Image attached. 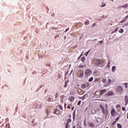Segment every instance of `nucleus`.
<instances>
[{
  "label": "nucleus",
  "instance_id": "f257e3e1",
  "mask_svg": "<svg viewBox=\"0 0 128 128\" xmlns=\"http://www.w3.org/2000/svg\"><path fill=\"white\" fill-rule=\"evenodd\" d=\"M99 107L101 108L103 114H108V109H104V108L102 104H100L99 105Z\"/></svg>",
  "mask_w": 128,
  "mask_h": 128
},
{
  "label": "nucleus",
  "instance_id": "f03ea898",
  "mask_svg": "<svg viewBox=\"0 0 128 128\" xmlns=\"http://www.w3.org/2000/svg\"><path fill=\"white\" fill-rule=\"evenodd\" d=\"M102 82L104 84V86H110V84H112L111 80H102Z\"/></svg>",
  "mask_w": 128,
  "mask_h": 128
},
{
  "label": "nucleus",
  "instance_id": "7ed1b4c3",
  "mask_svg": "<svg viewBox=\"0 0 128 128\" xmlns=\"http://www.w3.org/2000/svg\"><path fill=\"white\" fill-rule=\"evenodd\" d=\"M96 66H100V64H102V61L100 60H96L95 62Z\"/></svg>",
  "mask_w": 128,
  "mask_h": 128
},
{
  "label": "nucleus",
  "instance_id": "20e7f679",
  "mask_svg": "<svg viewBox=\"0 0 128 128\" xmlns=\"http://www.w3.org/2000/svg\"><path fill=\"white\" fill-rule=\"evenodd\" d=\"M85 74L86 76H90V74H92V70H90V69H88L85 72Z\"/></svg>",
  "mask_w": 128,
  "mask_h": 128
},
{
  "label": "nucleus",
  "instance_id": "39448f33",
  "mask_svg": "<svg viewBox=\"0 0 128 128\" xmlns=\"http://www.w3.org/2000/svg\"><path fill=\"white\" fill-rule=\"evenodd\" d=\"M115 114H116V110H114V108H112L111 111L112 116H114Z\"/></svg>",
  "mask_w": 128,
  "mask_h": 128
},
{
  "label": "nucleus",
  "instance_id": "423d86ee",
  "mask_svg": "<svg viewBox=\"0 0 128 128\" xmlns=\"http://www.w3.org/2000/svg\"><path fill=\"white\" fill-rule=\"evenodd\" d=\"M106 90L104 89V90H100V94H106Z\"/></svg>",
  "mask_w": 128,
  "mask_h": 128
},
{
  "label": "nucleus",
  "instance_id": "0eeeda50",
  "mask_svg": "<svg viewBox=\"0 0 128 128\" xmlns=\"http://www.w3.org/2000/svg\"><path fill=\"white\" fill-rule=\"evenodd\" d=\"M87 96H88V94H85L83 96L81 97L80 100H84L86 98H87Z\"/></svg>",
  "mask_w": 128,
  "mask_h": 128
},
{
  "label": "nucleus",
  "instance_id": "6e6552de",
  "mask_svg": "<svg viewBox=\"0 0 128 128\" xmlns=\"http://www.w3.org/2000/svg\"><path fill=\"white\" fill-rule=\"evenodd\" d=\"M42 106H43L42 104H36V108H42Z\"/></svg>",
  "mask_w": 128,
  "mask_h": 128
},
{
  "label": "nucleus",
  "instance_id": "1a4fd4ad",
  "mask_svg": "<svg viewBox=\"0 0 128 128\" xmlns=\"http://www.w3.org/2000/svg\"><path fill=\"white\" fill-rule=\"evenodd\" d=\"M88 124L90 126H91V128H94V124L92 122L88 123Z\"/></svg>",
  "mask_w": 128,
  "mask_h": 128
},
{
  "label": "nucleus",
  "instance_id": "9d476101",
  "mask_svg": "<svg viewBox=\"0 0 128 128\" xmlns=\"http://www.w3.org/2000/svg\"><path fill=\"white\" fill-rule=\"evenodd\" d=\"M106 94L108 96H113L114 92H112L109 91L107 92Z\"/></svg>",
  "mask_w": 128,
  "mask_h": 128
},
{
  "label": "nucleus",
  "instance_id": "9b49d317",
  "mask_svg": "<svg viewBox=\"0 0 128 128\" xmlns=\"http://www.w3.org/2000/svg\"><path fill=\"white\" fill-rule=\"evenodd\" d=\"M46 116H48V114H50V109H48V108L46 110Z\"/></svg>",
  "mask_w": 128,
  "mask_h": 128
},
{
  "label": "nucleus",
  "instance_id": "f8f14e48",
  "mask_svg": "<svg viewBox=\"0 0 128 128\" xmlns=\"http://www.w3.org/2000/svg\"><path fill=\"white\" fill-rule=\"evenodd\" d=\"M117 90L118 92H122V86H118Z\"/></svg>",
  "mask_w": 128,
  "mask_h": 128
},
{
  "label": "nucleus",
  "instance_id": "ddd939ff",
  "mask_svg": "<svg viewBox=\"0 0 128 128\" xmlns=\"http://www.w3.org/2000/svg\"><path fill=\"white\" fill-rule=\"evenodd\" d=\"M116 66H113L112 67V71L113 72H116Z\"/></svg>",
  "mask_w": 128,
  "mask_h": 128
},
{
  "label": "nucleus",
  "instance_id": "4468645a",
  "mask_svg": "<svg viewBox=\"0 0 128 128\" xmlns=\"http://www.w3.org/2000/svg\"><path fill=\"white\" fill-rule=\"evenodd\" d=\"M74 96H70L68 98V100H70V102H72V100H74Z\"/></svg>",
  "mask_w": 128,
  "mask_h": 128
},
{
  "label": "nucleus",
  "instance_id": "2eb2a0df",
  "mask_svg": "<svg viewBox=\"0 0 128 128\" xmlns=\"http://www.w3.org/2000/svg\"><path fill=\"white\" fill-rule=\"evenodd\" d=\"M128 4H126L122 6L121 8H128Z\"/></svg>",
  "mask_w": 128,
  "mask_h": 128
},
{
  "label": "nucleus",
  "instance_id": "dca6fc26",
  "mask_svg": "<svg viewBox=\"0 0 128 128\" xmlns=\"http://www.w3.org/2000/svg\"><path fill=\"white\" fill-rule=\"evenodd\" d=\"M124 100H125L126 104H128V97L125 96Z\"/></svg>",
  "mask_w": 128,
  "mask_h": 128
},
{
  "label": "nucleus",
  "instance_id": "f3484780",
  "mask_svg": "<svg viewBox=\"0 0 128 128\" xmlns=\"http://www.w3.org/2000/svg\"><path fill=\"white\" fill-rule=\"evenodd\" d=\"M81 60H82V62H84V60H86V57H84V56H83V57H82V58H81Z\"/></svg>",
  "mask_w": 128,
  "mask_h": 128
},
{
  "label": "nucleus",
  "instance_id": "a211bd4d",
  "mask_svg": "<svg viewBox=\"0 0 128 128\" xmlns=\"http://www.w3.org/2000/svg\"><path fill=\"white\" fill-rule=\"evenodd\" d=\"M90 24V21H88V20H86V21H85V24L88 25L89 24Z\"/></svg>",
  "mask_w": 128,
  "mask_h": 128
},
{
  "label": "nucleus",
  "instance_id": "6ab92c4d",
  "mask_svg": "<svg viewBox=\"0 0 128 128\" xmlns=\"http://www.w3.org/2000/svg\"><path fill=\"white\" fill-rule=\"evenodd\" d=\"M72 122V119L68 118L67 120V123H68V124H69V122Z\"/></svg>",
  "mask_w": 128,
  "mask_h": 128
},
{
  "label": "nucleus",
  "instance_id": "aec40b11",
  "mask_svg": "<svg viewBox=\"0 0 128 128\" xmlns=\"http://www.w3.org/2000/svg\"><path fill=\"white\" fill-rule=\"evenodd\" d=\"M119 32H120V34H122V32H124V29H122V28L120 29L119 30Z\"/></svg>",
  "mask_w": 128,
  "mask_h": 128
},
{
  "label": "nucleus",
  "instance_id": "412c9836",
  "mask_svg": "<svg viewBox=\"0 0 128 128\" xmlns=\"http://www.w3.org/2000/svg\"><path fill=\"white\" fill-rule=\"evenodd\" d=\"M68 81H66L65 82V85L64 86V88H66V86H68Z\"/></svg>",
  "mask_w": 128,
  "mask_h": 128
},
{
  "label": "nucleus",
  "instance_id": "4be33fe9",
  "mask_svg": "<svg viewBox=\"0 0 128 128\" xmlns=\"http://www.w3.org/2000/svg\"><path fill=\"white\" fill-rule=\"evenodd\" d=\"M86 88V84H82V88Z\"/></svg>",
  "mask_w": 128,
  "mask_h": 128
},
{
  "label": "nucleus",
  "instance_id": "5701e85b",
  "mask_svg": "<svg viewBox=\"0 0 128 128\" xmlns=\"http://www.w3.org/2000/svg\"><path fill=\"white\" fill-rule=\"evenodd\" d=\"M96 122H100V118H98L96 119Z\"/></svg>",
  "mask_w": 128,
  "mask_h": 128
},
{
  "label": "nucleus",
  "instance_id": "b1692460",
  "mask_svg": "<svg viewBox=\"0 0 128 128\" xmlns=\"http://www.w3.org/2000/svg\"><path fill=\"white\" fill-rule=\"evenodd\" d=\"M90 52V50H89L88 51V52L86 53V54H85L86 56H88V54Z\"/></svg>",
  "mask_w": 128,
  "mask_h": 128
},
{
  "label": "nucleus",
  "instance_id": "393cba45",
  "mask_svg": "<svg viewBox=\"0 0 128 128\" xmlns=\"http://www.w3.org/2000/svg\"><path fill=\"white\" fill-rule=\"evenodd\" d=\"M92 113L93 114H96V110H92Z\"/></svg>",
  "mask_w": 128,
  "mask_h": 128
},
{
  "label": "nucleus",
  "instance_id": "a878e982",
  "mask_svg": "<svg viewBox=\"0 0 128 128\" xmlns=\"http://www.w3.org/2000/svg\"><path fill=\"white\" fill-rule=\"evenodd\" d=\"M117 126L118 128H122V125L120 124H117Z\"/></svg>",
  "mask_w": 128,
  "mask_h": 128
},
{
  "label": "nucleus",
  "instance_id": "bb28decb",
  "mask_svg": "<svg viewBox=\"0 0 128 128\" xmlns=\"http://www.w3.org/2000/svg\"><path fill=\"white\" fill-rule=\"evenodd\" d=\"M80 76H84V72H82L80 73Z\"/></svg>",
  "mask_w": 128,
  "mask_h": 128
},
{
  "label": "nucleus",
  "instance_id": "cd10ccee",
  "mask_svg": "<svg viewBox=\"0 0 128 128\" xmlns=\"http://www.w3.org/2000/svg\"><path fill=\"white\" fill-rule=\"evenodd\" d=\"M58 106H59V108H60V110H63L62 106L59 105Z\"/></svg>",
  "mask_w": 128,
  "mask_h": 128
},
{
  "label": "nucleus",
  "instance_id": "c85d7f7f",
  "mask_svg": "<svg viewBox=\"0 0 128 128\" xmlns=\"http://www.w3.org/2000/svg\"><path fill=\"white\" fill-rule=\"evenodd\" d=\"M82 102V100H80L78 103V106H80V104Z\"/></svg>",
  "mask_w": 128,
  "mask_h": 128
},
{
  "label": "nucleus",
  "instance_id": "c756f323",
  "mask_svg": "<svg viewBox=\"0 0 128 128\" xmlns=\"http://www.w3.org/2000/svg\"><path fill=\"white\" fill-rule=\"evenodd\" d=\"M94 74H98V70H94Z\"/></svg>",
  "mask_w": 128,
  "mask_h": 128
},
{
  "label": "nucleus",
  "instance_id": "7c9ffc66",
  "mask_svg": "<svg viewBox=\"0 0 128 128\" xmlns=\"http://www.w3.org/2000/svg\"><path fill=\"white\" fill-rule=\"evenodd\" d=\"M116 108H120V104L116 105Z\"/></svg>",
  "mask_w": 128,
  "mask_h": 128
},
{
  "label": "nucleus",
  "instance_id": "2f4dec72",
  "mask_svg": "<svg viewBox=\"0 0 128 128\" xmlns=\"http://www.w3.org/2000/svg\"><path fill=\"white\" fill-rule=\"evenodd\" d=\"M118 30V28H116L114 30V32H116V31Z\"/></svg>",
  "mask_w": 128,
  "mask_h": 128
},
{
  "label": "nucleus",
  "instance_id": "473e14b6",
  "mask_svg": "<svg viewBox=\"0 0 128 128\" xmlns=\"http://www.w3.org/2000/svg\"><path fill=\"white\" fill-rule=\"evenodd\" d=\"M124 20H122L119 22V24H124Z\"/></svg>",
  "mask_w": 128,
  "mask_h": 128
},
{
  "label": "nucleus",
  "instance_id": "72a5a7b5",
  "mask_svg": "<svg viewBox=\"0 0 128 128\" xmlns=\"http://www.w3.org/2000/svg\"><path fill=\"white\" fill-rule=\"evenodd\" d=\"M48 102H50V100H52V98H48Z\"/></svg>",
  "mask_w": 128,
  "mask_h": 128
},
{
  "label": "nucleus",
  "instance_id": "f704fd0d",
  "mask_svg": "<svg viewBox=\"0 0 128 128\" xmlns=\"http://www.w3.org/2000/svg\"><path fill=\"white\" fill-rule=\"evenodd\" d=\"M120 120V118L119 117H117L116 118V121H115V122H118V120Z\"/></svg>",
  "mask_w": 128,
  "mask_h": 128
},
{
  "label": "nucleus",
  "instance_id": "c9c22d12",
  "mask_svg": "<svg viewBox=\"0 0 128 128\" xmlns=\"http://www.w3.org/2000/svg\"><path fill=\"white\" fill-rule=\"evenodd\" d=\"M69 126L68 123H66V128H68Z\"/></svg>",
  "mask_w": 128,
  "mask_h": 128
},
{
  "label": "nucleus",
  "instance_id": "e433bc0d",
  "mask_svg": "<svg viewBox=\"0 0 128 128\" xmlns=\"http://www.w3.org/2000/svg\"><path fill=\"white\" fill-rule=\"evenodd\" d=\"M122 110L123 112H124V111L126 110V108H125L124 107H122Z\"/></svg>",
  "mask_w": 128,
  "mask_h": 128
},
{
  "label": "nucleus",
  "instance_id": "4c0bfd02",
  "mask_svg": "<svg viewBox=\"0 0 128 128\" xmlns=\"http://www.w3.org/2000/svg\"><path fill=\"white\" fill-rule=\"evenodd\" d=\"M116 122L114 121L112 123V126H114V124H116Z\"/></svg>",
  "mask_w": 128,
  "mask_h": 128
},
{
  "label": "nucleus",
  "instance_id": "58836bf2",
  "mask_svg": "<svg viewBox=\"0 0 128 128\" xmlns=\"http://www.w3.org/2000/svg\"><path fill=\"white\" fill-rule=\"evenodd\" d=\"M94 80V78L91 77V78L88 80Z\"/></svg>",
  "mask_w": 128,
  "mask_h": 128
},
{
  "label": "nucleus",
  "instance_id": "ea45409f",
  "mask_svg": "<svg viewBox=\"0 0 128 128\" xmlns=\"http://www.w3.org/2000/svg\"><path fill=\"white\" fill-rule=\"evenodd\" d=\"M106 6V4H104L103 5L101 6H102V7Z\"/></svg>",
  "mask_w": 128,
  "mask_h": 128
},
{
  "label": "nucleus",
  "instance_id": "a19ab883",
  "mask_svg": "<svg viewBox=\"0 0 128 128\" xmlns=\"http://www.w3.org/2000/svg\"><path fill=\"white\" fill-rule=\"evenodd\" d=\"M74 118H76V114H74V115H73L74 120Z\"/></svg>",
  "mask_w": 128,
  "mask_h": 128
},
{
  "label": "nucleus",
  "instance_id": "79ce46f5",
  "mask_svg": "<svg viewBox=\"0 0 128 128\" xmlns=\"http://www.w3.org/2000/svg\"><path fill=\"white\" fill-rule=\"evenodd\" d=\"M68 108H70V104H68Z\"/></svg>",
  "mask_w": 128,
  "mask_h": 128
},
{
  "label": "nucleus",
  "instance_id": "37998d69",
  "mask_svg": "<svg viewBox=\"0 0 128 128\" xmlns=\"http://www.w3.org/2000/svg\"><path fill=\"white\" fill-rule=\"evenodd\" d=\"M53 114H56V110L55 112H54Z\"/></svg>",
  "mask_w": 128,
  "mask_h": 128
},
{
  "label": "nucleus",
  "instance_id": "c03bdc74",
  "mask_svg": "<svg viewBox=\"0 0 128 128\" xmlns=\"http://www.w3.org/2000/svg\"><path fill=\"white\" fill-rule=\"evenodd\" d=\"M68 30H69L68 28L66 29V30H65V32H68Z\"/></svg>",
  "mask_w": 128,
  "mask_h": 128
},
{
  "label": "nucleus",
  "instance_id": "a18cd8bd",
  "mask_svg": "<svg viewBox=\"0 0 128 128\" xmlns=\"http://www.w3.org/2000/svg\"><path fill=\"white\" fill-rule=\"evenodd\" d=\"M78 68H84V66H78Z\"/></svg>",
  "mask_w": 128,
  "mask_h": 128
},
{
  "label": "nucleus",
  "instance_id": "49530a36",
  "mask_svg": "<svg viewBox=\"0 0 128 128\" xmlns=\"http://www.w3.org/2000/svg\"><path fill=\"white\" fill-rule=\"evenodd\" d=\"M124 84L126 86V88H128V84L126 83Z\"/></svg>",
  "mask_w": 128,
  "mask_h": 128
},
{
  "label": "nucleus",
  "instance_id": "de8ad7c7",
  "mask_svg": "<svg viewBox=\"0 0 128 128\" xmlns=\"http://www.w3.org/2000/svg\"><path fill=\"white\" fill-rule=\"evenodd\" d=\"M92 26H96V23H94V24H92Z\"/></svg>",
  "mask_w": 128,
  "mask_h": 128
},
{
  "label": "nucleus",
  "instance_id": "09e8293b",
  "mask_svg": "<svg viewBox=\"0 0 128 128\" xmlns=\"http://www.w3.org/2000/svg\"><path fill=\"white\" fill-rule=\"evenodd\" d=\"M66 104L65 103L64 104V108H66Z\"/></svg>",
  "mask_w": 128,
  "mask_h": 128
},
{
  "label": "nucleus",
  "instance_id": "8fccbe9b",
  "mask_svg": "<svg viewBox=\"0 0 128 128\" xmlns=\"http://www.w3.org/2000/svg\"><path fill=\"white\" fill-rule=\"evenodd\" d=\"M72 110H74V107H72Z\"/></svg>",
  "mask_w": 128,
  "mask_h": 128
},
{
  "label": "nucleus",
  "instance_id": "3c124183",
  "mask_svg": "<svg viewBox=\"0 0 128 128\" xmlns=\"http://www.w3.org/2000/svg\"><path fill=\"white\" fill-rule=\"evenodd\" d=\"M127 118H128V114H127Z\"/></svg>",
  "mask_w": 128,
  "mask_h": 128
},
{
  "label": "nucleus",
  "instance_id": "603ef678",
  "mask_svg": "<svg viewBox=\"0 0 128 128\" xmlns=\"http://www.w3.org/2000/svg\"><path fill=\"white\" fill-rule=\"evenodd\" d=\"M102 40L100 41V44H102Z\"/></svg>",
  "mask_w": 128,
  "mask_h": 128
},
{
  "label": "nucleus",
  "instance_id": "864d4df0",
  "mask_svg": "<svg viewBox=\"0 0 128 128\" xmlns=\"http://www.w3.org/2000/svg\"><path fill=\"white\" fill-rule=\"evenodd\" d=\"M106 108H108V104L106 105Z\"/></svg>",
  "mask_w": 128,
  "mask_h": 128
},
{
  "label": "nucleus",
  "instance_id": "5fc2aeb1",
  "mask_svg": "<svg viewBox=\"0 0 128 128\" xmlns=\"http://www.w3.org/2000/svg\"><path fill=\"white\" fill-rule=\"evenodd\" d=\"M121 6H119L118 8H122V7H121Z\"/></svg>",
  "mask_w": 128,
  "mask_h": 128
},
{
  "label": "nucleus",
  "instance_id": "6e6d98bb",
  "mask_svg": "<svg viewBox=\"0 0 128 128\" xmlns=\"http://www.w3.org/2000/svg\"><path fill=\"white\" fill-rule=\"evenodd\" d=\"M73 128H76V126H74L73 127Z\"/></svg>",
  "mask_w": 128,
  "mask_h": 128
},
{
  "label": "nucleus",
  "instance_id": "4d7b16f0",
  "mask_svg": "<svg viewBox=\"0 0 128 128\" xmlns=\"http://www.w3.org/2000/svg\"><path fill=\"white\" fill-rule=\"evenodd\" d=\"M58 94H56V95Z\"/></svg>",
  "mask_w": 128,
  "mask_h": 128
},
{
  "label": "nucleus",
  "instance_id": "13d9d810",
  "mask_svg": "<svg viewBox=\"0 0 128 128\" xmlns=\"http://www.w3.org/2000/svg\"><path fill=\"white\" fill-rule=\"evenodd\" d=\"M98 112H100V109H98Z\"/></svg>",
  "mask_w": 128,
  "mask_h": 128
},
{
  "label": "nucleus",
  "instance_id": "bf43d9fd",
  "mask_svg": "<svg viewBox=\"0 0 128 128\" xmlns=\"http://www.w3.org/2000/svg\"><path fill=\"white\" fill-rule=\"evenodd\" d=\"M126 18H128V15L126 16Z\"/></svg>",
  "mask_w": 128,
  "mask_h": 128
},
{
  "label": "nucleus",
  "instance_id": "052dcab7",
  "mask_svg": "<svg viewBox=\"0 0 128 128\" xmlns=\"http://www.w3.org/2000/svg\"><path fill=\"white\" fill-rule=\"evenodd\" d=\"M108 80H110V79H109Z\"/></svg>",
  "mask_w": 128,
  "mask_h": 128
},
{
  "label": "nucleus",
  "instance_id": "680f3d73",
  "mask_svg": "<svg viewBox=\"0 0 128 128\" xmlns=\"http://www.w3.org/2000/svg\"><path fill=\"white\" fill-rule=\"evenodd\" d=\"M80 56H82V55L80 56Z\"/></svg>",
  "mask_w": 128,
  "mask_h": 128
},
{
  "label": "nucleus",
  "instance_id": "e2e57ef3",
  "mask_svg": "<svg viewBox=\"0 0 128 128\" xmlns=\"http://www.w3.org/2000/svg\"><path fill=\"white\" fill-rule=\"evenodd\" d=\"M106 128H108V127H106Z\"/></svg>",
  "mask_w": 128,
  "mask_h": 128
},
{
  "label": "nucleus",
  "instance_id": "0e129e2a",
  "mask_svg": "<svg viewBox=\"0 0 128 128\" xmlns=\"http://www.w3.org/2000/svg\"><path fill=\"white\" fill-rule=\"evenodd\" d=\"M90 82H92V80H90Z\"/></svg>",
  "mask_w": 128,
  "mask_h": 128
}]
</instances>
